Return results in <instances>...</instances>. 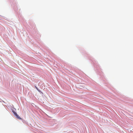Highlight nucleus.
Wrapping results in <instances>:
<instances>
[{
  "mask_svg": "<svg viewBox=\"0 0 133 133\" xmlns=\"http://www.w3.org/2000/svg\"><path fill=\"white\" fill-rule=\"evenodd\" d=\"M16 109H12V112L14 114V116L17 118L21 119V118L18 115L16 112Z\"/></svg>",
  "mask_w": 133,
  "mask_h": 133,
  "instance_id": "nucleus-1",
  "label": "nucleus"
},
{
  "mask_svg": "<svg viewBox=\"0 0 133 133\" xmlns=\"http://www.w3.org/2000/svg\"><path fill=\"white\" fill-rule=\"evenodd\" d=\"M35 87L39 91H40V90H39L35 86Z\"/></svg>",
  "mask_w": 133,
  "mask_h": 133,
  "instance_id": "nucleus-2",
  "label": "nucleus"
}]
</instances>
